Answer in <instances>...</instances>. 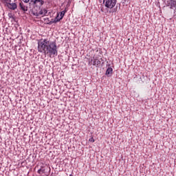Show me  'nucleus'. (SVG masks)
<instances>
[{
  "instance_id": "20e7f679",
  "label": "nucleus",
  "mask_w": 176,
  "mask_h": 176,
  "mask_svg": "<svg viewBox=\"0 0 176 176\" xmlns=\"http://www.w3.org/2000/svg\"><path fill=\"white\" fill-rule=\"evenodd\" d=\"M65 13H67V8L57 14V16L55 18L54 23H58V21L63 20V18L64 16H65Z\"/></svg>"
},
{
  "instance_id": "39448f33",
  "label": "nucleus",
  "mask_w": 176,
  "mask_h": 176,
  "mask_svg": "<svg viewBox=\"0 0 176 176\" xmlns=\"http://www.w3.org/2000/svg\"><path fill=\"white\" fill-rule=\"evenodd\" d=\"M101 59H98V58H91L89 62V65H94L95 67H98V65H101Z\"/></svg>"
},
{
  "instance_id": "f257e3e1",
  "label": "nucleus",
  "mask_w": 176,
  "mask_h": 176,
  "mask_svg": "<svg viewBox=\"0 0 176 176\" xmlns=\"http://www.w3.org/2000/svg\"><path fill=\"white\" fill-rule=\"evenodd\" d=\"M38 52L50 57L57 56V44L54 41H50L49 38H41L38 41Z\"/></svg>"
},
{
  "instance_id": "dca6fc26",
  "label": "nucleus",
  "mask_w": 176,
  "mask_h": 176,
  "mask_svg": "<svg viewBox=\"0 0 176 176\" xmlns=\"http://www.w3.org/2000/svg\"><path fill=\"white\" fill-rule=\"evenodd\" d=\"M14 2H16V1H17V0H14Z\"/></svg>"
},
{
  "instance_id": "f03ea898",
  "label": "nucleus",
  "mask_w": 176,
  "mask_h": 176,
  "mask_svg": "<svg viewBox=\"0 0 176 176\" xmlns=\"http://www.w3.org/2000/svg\"><path fill=\"white\" fill-rule=\"evenodd\" d=\"M32 13L33 16H36V17H43V16H46L47 14V10L46 8H38V10L35 9L32 10Z\"/></svg>"
},
{
  "instance_id": "9b49d317",
  "label": "nucleus",
  "mask_w": 176,
  "mask_h": 176,
  "mask_svg": "<svg viewBox=\"0 0 176 176\" xmlns=\"http://www.w3.org/2000/svg\"><path fill=\"white\" fill-rule=\"evenodd\" d=\"M93 58H98L99 60H102V58L101 57V54H95L93 56Z\"/></svg>"
},
{
  "instance_id": "2eb2a0df",
  "label": "nucleus",
  "mask_w": 176,
  "mask_h": 176,
  "mask_svg": "<svg viewBox=\"0 0 176 176\" xmlns=\"http://www.w3.org/2000/svg\"><path fill=\"white\" fill-rule=\"evenodd\" d=\"M8 16H9L10 18L13 17V16H12V14H8Z\"/></svg>"
},
{
  "instance_id": "1a4fd4ad",
  "label": "nucleus",
  "mask_w": 176,
  "mask_h": 176,
  "mask_svg": "<svg viewBox=\"0 0 176 176\" xmlns=\"http://www.w3.org/2000/svg\"><path fill=\"white\" fill-rule=\"evenodd\" d=\"M7 6L8 9H10L11 10H16V9H17V4L15 3H8Z\"/></svg>"
},
{
  "instance_id": "ddd939ff",
  "label": "nucleus",
  "mask_w": 176,
  "mask_h": 176,
  "mask_svg": "<svg viewBox=\"0 0 176 176\" xmlns=\"http://www.w3.org/2000/svg\"><path fill=\"white\" fill-rule=\"evenodd\" d=\"M94 139L93 138L89 139V142H94Z\"/></svg>"
},
{
  "instance_id": "6e6552de",
  "label": "nucleus",
  "mask_w": 176,
  "mask_h": 176,
  "mask_svg": "<svg viewBox=\"0 0 176 176\" xmlns=\"http://www.w3.org/2000/svg\"><path fill=\"white\" fill-rule=\"evenodd\" d=\"M31 2L33 5H38V6H42L45 3L43 0H32Z\"/></svg>"
},
{
  "instance_id": "423d86ee",
  "label": "nucleus",
  "mask_w": 176,
  "mask_h": 176,
  "mask_svg": "<svg viewBox=\"0 0 176 176\" xmlns=\"http://www.w3.org/2000/svg\"><path fill=\"white\" fill-rule=\"evenodd\" d=\"M166 6H168L170 9H176V0H167Z\"/></svg>"
},
{
  "instance_id": "4468645a",
  "label": "nucleus",
  "mask_w": 176,
  "mask_h": 176,
  "mask_svg": "<svg viewBox=\"0 0 176 176\" xmlns=\"http://www.w3.org/2000/svg\"><path fill=\"white\" fill-rule=\"evenodd\" d=\"M23 2H24V3H28V2H30V0H23Z\"/></svg>"
},
{
  "instance_id": "9d476101",
  "label": "nucleus",
  "mask_w": 176,
  "mask_h": 176,
  "mask_svg": "<svg viewBox=\"0 0 176 176\" xmlns=\"http://www.w3.org/2000/svg\"><path fill=\"white\" fill-rule=\"evenodd\" d=\"M113 74V69L112 67H108L106 71V75L107 76H112V74Z\"/></svg>"
},
{
  "instance_id": "0eeeda50",
  "label": "nucleus",
  "mask_w": 176,
  "mask_h": 176,
  "mask_svg": "<svg viewBox=\"0 0 176 176\" xmlns=\"http://www.w3.org/2000/svg\"><path fill=\"white\" fill-rule=\"evenodd\" d=\"M19 8H20V10H22V12L28 11V6L27 5V3H23V1H21L19 3Z\"/></svg>"
},
{
  "instance_id": "7ed1b4c3",
  "label": "nucleus",
  "mask_w": 176,
  "mask_h": 176,
  "mask_svg": "<svg viewBox=\"0 0 176 176\" xmlns=\"http://www.w3.org/2000/svg\"><path fill=\"white\" fill-rule=\"evenodd\" d=\"M117 0H103V5L107 9H113L116 6Z\"/></svg>"
},
{
  "instance_id": "f8f14e48",
  "label": "nucleus",
  "mask_w": 176,
  "mask_h": 176,
  "mask_svg": "<svg viewBox=\"0 0 176 176\" xmlns=\"http://www.w3.org/2000/svg\"><path fill=\"white\" fill-rule=\"evenodd\" d=\"M37 173H38V174H41V175L45 174V169L41 168V169H39V170L37 171Z\"/></svg>"
}]
</instances>
